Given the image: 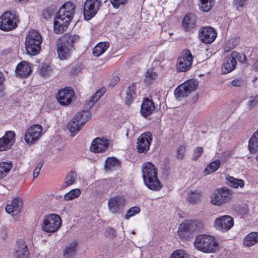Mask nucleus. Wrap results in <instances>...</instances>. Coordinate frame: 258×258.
<instances>
[{"instance_id": "obj_59", "label": "nucleus", "mask_w": 258, "mask_h": 258, "mask_svg": "<svg viewBox=\"0 0 258 258\" xmlns=\"http://www.w3.org/2000/svg\"><path fill=\"white\" fill-rule=\"evenodd\" d=\"M43 164L41 163H39L36 167L35 168L33 172V178L35 179L37 178L40 172L41 167L42 166Z\"/></svg>"}, {"instance_id": "obj_5", "label": "nucleus", "mask_w": 258, "mask_h": 258, "mask_svg": "<svg viewBox=\"0 0 258 258\" xmlns=\"http://www.w3.org/2000/svg\"><path fill=\"white\" fill-rule=\"evenodd\" d=\"M197 89L196 81L189 80L178 86L174 91V95L177 100H181L183 97H186L191 92Z\"/></svg>"}, {"instance_id": "obj_3", "label": "nucleus", "mask_w": 258, "mask_h": 258, "mask_svg": "<svg viewBox=\"0 0 258 258\" xmlns=\"http://www.w3.org/2000/svg\"><path fill=\"white\" fill-rule=\"evenodd\" d=\"M61 224V219L58 215L50 214L44 216L41 227L43 231L53 233L59 229Z\"/></svg>"}, {"instance_id": "obj_2", "label": "nucleus", "mask_w": 258, "mask_h": 258, "mask_svg": "<svg viewBox=\"0 0 258 258\" xmlns=\"http://www.w3.org/2000/svg\"><path fill=\"white\" fill-rule=\"evenodd\" d=\"M42 41L41 35L38 32L33 30L29 32L25 38V48L27 53L31 55L38 54L41 50Z\"/></svg>"}, {"instance_id": "obj_12", "label": "nucleus", "mask_w": 258, "mask_h": 258, "mask_svg": "<svg viewBox=\"0 0 258 258\" xmlns=\"http://www.w3.org/2000/svg\"><path fill=\"white\" fill-rule=\"evenodd\" d=\"M152 135L149 132L142 134L138 139L137 149L138 152L142 153L147 152L149 149Z\"/></svg>"}, {"instance_id": "obj_39", "label": "nucleus", "mask_w": 258, "mask_h": 258, "mask_svg": "<svg viewBox=\"0 0 258 258\" xmlns=\"http://www.w3.org/2000/svg\"><path fill=\"white\" fill-rule=\"evenodd\" d=\"M201 192L199 190L191 191L188 192L187 200L192 204L198 203L201 199Z\"/></svg>"}, {"instance_id": "obj_23", "label": "nucleus", "mask_w": 258, "mask_h": 258, "mask_svg": "<svg viewBox=\"0 0 258 258\" xmlns=\"http://www.w3.org/2000/svg\"><path fill=\"white\" fill-rule=\"evenodd\" d=\"M69 23V22H66L62 19L55 17L53 23L54 32L56 34L63 33L68 28Z\"/></svg>"}, {"instance_id": "obj_22", "label": "nucleus", "mask_w": 258, "mask_h": 258, "mask_svg": "<svg viewBox=\"0 0 258 258\" xmlns=\"http://www.w3.org/2000/svg\"><path fill=\"white\" fill-rule=\"evenodd\" d=\"M60 38L73 50L75 49V44L80 40L79 35L72 33L66 34Z\"/></svg>"}, {"instance_id": "obj_63", "label": "nucleus", "mask_w": 258, "mask_h": 258, "mask_svg": "<svg viewBox=\"0 0 258 258\" xmlns=\"http://www.w3.org/2000/svg\"><path fill=\"white\" fill-rule=\"evenodd\" d=\"M5 80V78L3 73L0 72V86L3 83Z\"/></svg>"}, {"instance_id": "obj_28", "label": "nucleus", "mask_w": 258, "mask_h": 258, "mask_svg": "<svg viewBox=\"0 0 258 258\" xmlns=\"http://www.w3.org/2000/svg\"><path fill=\"white\" fill-rule=\"evenodd\" d=\"M182 26L186 31H190L196 26L194 16L191 14L186 15L183 18Z\"/></svg>"}, {"instance_id": "obj_9", "label": "nucleus", "mask_w": 258, "mask_h": 258, "mask_svg": "<svg viewBox=\"0 0 258 258\" xmlns=\"http://www.w3.org/2000/svg\"><path fill=\"white\" fill-rule=\"evenodd\" d=\"M197 227V222L191 220L182 223L178 228V233L183 240H188L191 233L195 231Z\"/></svg>"}, {"instance_id": "obj_56", "label": "nucleus", "mask_w": 258, "mask_h": 258, "mask_svg": "<svg viewBox=\"0 0 258 258\" xmlns=\"http://www.w3.org/2000/svg\"><path fill=\"white\" fill-rule=\"evenodd\" d=\"M127 0H110V2L114 8H118L121 5H124Z\"/></svg>"}, {"instance_id": "obj_46", "label": "nucleus", "mask_w": 258, "mask_h": 258, "mask_svg": "<svg viewBox=\"0 0 258 258\" xmlns=\"http://www.w3.org/2000/svg\"><path fill=\"white\" fill-rule=\"evenodd\" d=\"M145 77L146 82L150 83L157 78V74L153 71V69H149L145 73Z\"/></svg>"}, {"instance_id": "obj_10", "label": "nucleus", "mask_w": 258, "mask_h": 258, "mask_svg": "<svg viewBox=\"0 0 258 258\" xmlns=\"http://www.w3.org/2000/svg\"><path fill=\"white\" fill-rule=\"evenodd\" d=\"M234 225L233 218L228 215L222 216L215 219L214 222L215 227L222 232H227Z\"/></svg>"}, {"instance_id": "obj_15", "label": "nucleus", "mask_w": 258, "mask_h": 258, "mask_svg": "<svg viewBox=\"0 0 258 258\" xmlns=\"http://www.w3.org/2000/svg\"><path fill=\"white\" fill-rule=\"evenodd\" d=\"M125 204V200L123 196H117L110 198L108 202L109 211L116 213L120 211Z\"/></svg>"}, {"instance_id": "obj_33", "label": "nucleus", "mask_w": 258, "mask_h": 258, "mask_svg": "<svg viewBox=\"0 0 258 258\" xmlns=\"http://www.w3.org/2000/svg\"><path fill=\"white\" fill-rule=\"evenodd\" d=\"M248 149L251 153L258 152V130L254 132L250 138Z\"/></svg>"}, {"instance_id": "obj_37", "label": "nucleus", "mask_w": 258, "mask_h": 258, "mask_svg": "<svg viewBox=\"0 0 258 258\" xmlns=\"http://www.w3.org/2000/svg\"><path fill=\"white\" fill-rule=\"evenodd\" d=\"M215 0H200L199 4L200 9L203 12L210 11L214 6Z\"/></svg>"}, {"instance_id": "obj_54", "label": "nucleus", "mask_w": 258, "mask_h": 258, "mask_svg": "<svg viewBox=\"0 0 258 258\" xmlns=\"http://www.w3.org/2000/svg\"><path fill=\"white\" fill-rule=\"evenodd\" d=\"M204 151L202 147H197L193 153L192 159L194 160H197L203 154Z\"/></svg>"}, {"instance_id": "obj_29", "label": "nucleus", "mask_w": 258, "mask_h": 258, "mask_svg": "<svg viewBox=\"0 0 258 258\" xmlns=\"http://www.w3.org/2000/svg\"><path fill=\"white\" fill-rule=\"evenodd\" d=\"M22 202L19 198L14 199L11 203L6 207V211L8 213H11L14 211H18L22 206Z\"/></svg>"}, {"instance_id": "obj_60", "label": "nucleus", "mask_w": 258, "mask_h": 258, "mask_svg": "<svg viewBox=\"0 0 258 258\" xmlns=\"http://www.w3.org/2000/svg\"><path fill=\"white\" fill-rule=\"evenodd\" d=\"M119 80H120V79H119V77H118V76H114L111 80V81H110V82L109 83V85L111 86H114L117 83H118Z\"/></svg>"}, {"instance_id": "obj_42", "label": "nucleus", "mask_w": 258, "mask_h": 258, "mask_svg": "<svg viewBox=\"0 0 258 258\" xmlns=\"http://www.w3.org/2000/svg\"><path fill=\"white\" fill-rule=\"evenodd\" d=\"M221 161L220 160H216L210 163L205 168V172L206 174H210L216 171L220 167Z\"/></svg>"}, {"instance_id": "obj_64", "label": "nucleus", "mask_w": 258, "mask_h": 258, "mask_svg": "<svg viewBox=\"0 0 258 258\" xmlns=\"http://www.w3.org/2000/svg\"><path fill=\"white\" fill-rule=\"evenodd\" d=\"M254 243H243V245L244 247H249L253 245Z\"/></svg>"}, {"instance_id": "obj_58", "label": "nucleus", "mask_w": 258, "mask_h": 258, "mask_svg": "<svg viewBox=\"0 0 258 258\" xmlns=\"http://www.w3.org/2000/svg\"><path fill=\"white\" fill-rule=\"evenodd\" d=\"M68 14H69V13L64 12V15L60 16L59 15V11L57 12L56 17V18L62 19L63 20L66 21V22H70L73 18V17H71L70 18V19L68 18Z\"/></svg>"}, {"instance_id": "obj_24", "label": "nucleus", "mask_w": 258, "mask_h": 258, "mask_svg": "<svg viewBox=\"0 0 258 258\" xmlns=\"http://www.w3.org/2000/svg\"><path fill=\"white\" fill-rule=\"evenodd\" d=\"M236 63V61L232 58L231 55L229 56H227L225 61L222 67L223 74H226L232 71L235 68Z\"/></svg>"}, {"instance_id": "obj_47", "label": "nucleus", "mask_w": 258, "mask_h": 258, "mask_svg": "<svg viewBox=\"0 0 258 258\" xmlns=\"http://www.w3.org/2000/svg\"><path fill=\"white\" fill-rule=\"evenodd\" d=\"M244 242H258V232H251L244 238Z\"/></svg>"}, {"instance_id": "obj_62", "label": "nucleus", "mask_w": 258, "mask_h": 258, "mask_svg": "<svg viewBox=\"0 0 258 258\" xmlns=\"http://www.w3.org/2000/svg\"><path fill=\"white\" fill-rule=\"evenodd\" d=\"M257 103V101L256 99L251 100L249 103V106L251 108L254 107Z\"/></svg>"}, {"instance_id": "obj_26", "label": "nucleus", "mask_w": 258, "mask_h": 258, "mask_svg": "<svg viewBox=\"0 0 258 258\" xmlns=\"http://www.w3.org/2000/svg\"><path fill=\"white\" fill-rule=\"evenodd\" d=\"M77 243H68L63 250L64 258H72L76 253Z\"/></svg>"}, {"instance_id": "obj_20", "label": "nucleus", "mask_w": 258, "mask_h": 258, "mask_svg": "<svg viewBox=\"0 0 258 258\" xmlns=\"http://www.w3.org/2000/svg\"><path fill=\"white\" fill-rule=\"evenodd\" d=\"M154 109L155 106L153 101L147 98L142 103L140 113L144 117H147L153 113Z\"/></svg>"}, {"instance_id": "obj_4", "label": "nucleus", "mask_w": 258, "mask_h": 258, "mask_svg": "<svg viewBox=\"0 0 258 258\" xmlns=\"http://www.w3.org/2000/svg\"><path fill=\"white\" fill-rule=\"evenodd\" d=\"M233 192L230 189L223 187L214 190L211 196V203L216 206H221L231 201Z\"/></svg>"}, {"instance_id": "obj_41", "label": "nucleus", "mask_w": 258, "mask_h": 258, "mask_svg": "<svg viewBox=\"0 0 258 258\" xmlns=\"http://www.w3.org/2000/svg\"><path fill=\"white\" fill-rule=\"evenodd\" d=\"M13 165L11 162L0 163V179L6 176L8 173L12 169Z\"/></svg>"}, {"instance_id": "obj_50", "label": "nucleus", "mask_w": 258, "mask_h": 258, "mask_svg": "<svg viewBox=\"0 0 258 258\" xmlns=\"http://www.w3.org/2000/svg\"><path fill=\"white\" fill-rule=\"evenodd\" d=\"M140 212V208L139 207H133L130 208L127 212L125 218L128 219L130 217L134 216Z\"/></svg>"}, {"instance_id": "obj_16", "label": "nucleus", "mask_w": 258, "mask_h": 258, "mask_svg": "<svg viewBox=\"0 0 258 258\" xmlns=\"http://www.w3.org/2000/svg\"><path fill=\"white\" fill-rule=\"evenodd\" d=\"M217 33L211 27H205L203 28L200 33L199 36L202 42L207 44L212 43L215 39Z\"/></svg>"}, {"instance_id": "obj_34", "label": "nucleus", "mask_w": 258, "mask_h": 258, "mask_svg": "<svg viewBox=\"0 0 258 258\" xmlns=\"http://www.w3.org/2000/svg\"><path fill=\"white\" fill-rule=\"evenodd\" d=\"M85 108L86 110L78 112L75 115V119H78L83 125L91 118V113L88 110V109L85 107Z\"/></svg>"}, {"instance_id": "obj_1", "label": "nucleus", "mask_w": 258, "mask_h": 258, "mask_svg": "<svg viewBox=\"0 0 258 258\" xmlns=\"http://www.w3.org/2000/svg\"><path fill=\"white\" fill-rule=\"evenodd\" d=\"M143 178L145 185L150 189L159 190L162 187L157 177V171L150 162H146L142 166Z\"/></svg>"}, {"instance_id": "obj_7", "label": "nucleus", "mask_w": 258, "mask_h": 258, "mask_svg": "<svg viewBox=\"0 0 258 258\" xmlns=\"http://www.w3.org/2000/svg\"><path fill=\"white\" fill-rule=\"evenodd\" d=\"M18 19L15 14L7 12L0 17V29L5 31H11L17 27Z\"/></svg>"}, {"instance_id": "obj_40", "label": "nucleus", "mask_w": 258, "mask_h": 258, "mask_svg": "<svg viewBox=\"0 0 258 258\" xmlns=\"http://www.w3.org/2000/svg\"><path fill=\"white\" fill-rule=\"evenodd\" d=\"M119 165V161L114 157H108L105 161V169L106 171L113 170Z\"/></svg>"}, {"instance_id": "obj_30", "label": "nucleus", "mask_w": 258, "mask_h": 258, "mask_svg": "<svg viewBox=\"0 0 258 258\" xmlns=\"http://www.w3.org/2000/svg\"><path fill=\"white\" fill-rule=\"evenodd\" d=\"M136 95V84L133 83L129 86L126 90V95L125 97V103L128 105L133 101L134 98Z\"/></svg>"}, {"instance_id": "obj_11", "label": "nucleus", "mask_w": 258, "mask_h": 258, "mask_svg": "<svg viewBox=\"0 0 258 258\" xmlns=\"http://www.w3.org/2000/svg\"><path fill=\"white\" fill-rule=\"evenodd\" d=\"M74 96V91L70 87H66L59 90L56 95L57 101L62 105L70 104L72 102Z\"/></svg>"}, {"instance_id": "obj_57", "label": "nucleus", "mask_w": 258, "mask_h": 258, "mask_svg": "<svg viewBox=\"0 0 258 258\" xmlns=\"http://www.w3.org/2000/svg\"><path fill=\"white\" fill-rule=\"evenodd\" d=\"M237 211L241 215H245L248 210L246 205H240L237 207Z\"/></svg>"}, {"instance_id": "obj_49", "label": "nucleus", "mask_w": 258, "mask_h": 258, "mask_svg": "<svg viewBox=\"0 0 258 258\" xmlns=\"http://www.w3.org/2000/svg\"><path fill=\"white\" fill-rule=\"evenodd\" d=\"M231 55L236 61L237 59L240 62H244L246 60V57L243 53H238L236 51H232L231 53Z\"/></svg>"}, {"instance_id": "obj_17", "label": "nucleus", "mask_w": 258, "mask_h": 258, "mask_svg": "<svg viewBox=\"0 0 258 258\" xmlns=\"http://www.w3.org/2000/svg\"><path fill=\"white\" fill-rule=\"evenodd\" d=\"M66 44L60 38L57 41V52L58 57L61 60L68 59L71 54L73 49Z\"/></svg>"}, {"instance_id": "obj_14", "label": "nucleus", "mask_w": 258, "mask_h": 258, "mask_svg": "<svg viewBox=\"0 0 258 258\" xmlns=\"http://www.w3.org/2000/svg\"><path fill=\"white\" fill-rule=\"evenodd\" d=\"M110 145V141L102 138H95L92 142L90 151L94 153H103Z\"/></svg>"}, {"instance_id": "obj_36", "label": "nucleus", "mask_w": 258, "mask_h": 258, "mask_svg": "<svg viewBox=\"0 0 258 258\" xmlns=\"http://www.w3.org/2000/svg\"><path fill=\"white\" fill-rule=\"evenodd\" d=\"M77 178V175L75 171H71L68 172L65 177L64 182L61 185L62 188H66L67 187L73 184Z\"/></svg>"}, {"instance_id": "obj_25", "label": "nucleus", "mask_w": 258, "mask_h": 258, "mask_svg": "<svg viewBox=\"0 0 258 258\" xmlns=\"http://www.w3.org/2000/svg\"><path fill=\"white\" fill-rule=\"evenodd\" d=\"M105 92V89L102 88L96 92L94 95L91 96L85 104V108L87 109H90Z\"/></svg>"}, {"instance_id": "obj_31", "label": "nucleus", "mask_w": 258, "mask_h": 258, "mask_svg": "<svg viewBox=\"0 0 258 258\" xmlns=\"http://www.w3.org/2000/svg\"><path fill=\"white\" fill-rule=\"evenodd\" d=\"M109 46L108 42H99L93 49V54L95 56H99L107 49Z\"/></svg>"}, {"instance_id": "obj_43", "label": "nucleus", "mask_w": 258, "mask_h": 258, "mask_svg": "<svg viewBox=\"0 0 258 258\" xmlns=\"http://www.w3.org/2000/svg\"><path fill=\"white\" fill-rule=\"evenodd\" d=\"M81 190L79 188L71 190L63 196L64 201H69L78 198L81 195Z\"/></svg>"}, {"instance_id": "obj_51", "label": "nucleus", "mask_w": 258, "mask_h": 258, "mask_svg": "<svg viewBox=\"0 0 258 258\" xmlns=\"http://www.w3.org/2000/svg\"><path fill=\"white\" fill-rule=\"evenodd\" d=\"M170 258H189L188 255L182 250H175L171 255Z\"/></svg>"}, {"instance_id": "obj_35", "label": "nucleus", "mask_w": 258, "mask_h": 258, "mask_svg": "<svg viewBox=\"0 0 258 258\" xmlns=\"http://www.w3.org/2000/svg\"><path fill=\"white\" fill-rule=\"evenodd\" d=\"M83 126L78 119H75L74 116L68 123V128L72 133L76 134L82 128Z\"/></svg>"}, {"instance_id": "obj_55", "label": "nucleus", "mask_w": 258, "mask_h": 258, "mask_svg": "<svg viewBox=\"0 0 258 258\" xmlns=\"http://www.w3.org/2000/svg\"><path fill=\"white\" fill-rule=\"evenodd\" d=\"M244 84V81L241 79H236L231 82V85L234 87H241Z\"/></svg>"}, {"instance_id": "obj_48", "label": "nucleus", "mask_w": 258, "mask_h": 258, "mask_svg": "<svg viewBox=\"0 0 258 258\" xmlns=\"http://www.w3.org/2000/svg\"><path fill=\"white\" fill-rule=\"evenodd\" d=\"M51 72V67L46 63L42 64L39 69L40 74L44 77L49 75Z\"/></svg>"}, {"instance_id": "obj_6", "label": "nucleus", "mask_w": 258, "mask_h": 258, "mask_svg": "<svg viewBox=\"0 0 258 258\" xmlns=\"http://www.w3.org/2000/svg\"><path fill=\"white\" fill-rule=\"evenodd\" d=\"M194 57L188 49H184L180 53L176 63V69L178 72H185L191 67Z\"/></svg>"}, {"instance_id": "obj_18", "label": "nucleus", "mask_w": 258, "mask_h": 258, "mask_svg": "<svg viewBox=\"0 0 258 258\" xmlns=\"http://www.w3.org/2000/svg\"><path fill=\"white\" fill-rule=\"evenodd\" d=\"M15 132H7L5 135L0 139V151L8 150L12 146L15 142Z\"/></svg>"}, {"instance_id": "obj_38", "label": "nucleus", "mask_w": 258, "mask_h": 258, "mask_svg": "<svg viewBox=\"0 0 258 258\" xmlns=\"http://www.w3.org/2000/svg\"><path fill=\"white\" fill-rule=\"evenodd\" d=\"M226 179L228 185L233 188L242 187L244 185V182L242 179H237L230 176H228Z\"/></svg>"}, {"instance_id": "obj_19", "label": "nucleus", "mask_w": 258, "mask_h": 258, "mask_svg": "<svg viewBox=\"0 0 258 258\" xmlns=\"http://www.w3.org/2000/svg\"><path fill=\"white\" fill-rule=\"evenodd\" d=\"M195 247L205 253L215 252L218 249V243H194Z\"/></svg>"}, {"instance_id": "obj_32", "label": "nucleus", "mask_w": 258, "mask_h": 258, "mask_svg": "<svg viewBox=\"0 0 258 258\" xmlns=\"http://www.w3.org/2000/svg\"><path fill=\"white\" fill-rule=\"evenodd\" d=\"M75 11V6L71 2H67L64 4L59 10V15L62 16L64 15V12L69 13L68 14V18L70 19L73 17Z\"/></svg>"}, {"instance_id": "obj_61", "label": "nucleus", "mask_w": 258, "mask_h": 258, "mask_svg": "<svg viewBox=\"0 0 258 258\" xmlns=\"http://www.w3.org/2000/svg\"><path fill=\"white\" fill-rule=\"evenodd\" d=\"M246 0H234V4L235 6L242 7Z\"/></svg>"}, {"instance_id": "obj_13", "label": "nucleus", "mask_w": 258, "mask_h": 258, "mask_svg": "<svg viewBox=\"0 0 258 258\" xmlns=\"http://www.w3.org/2000/svg\"><path fill=\"white\" fill-rule=\"evenodd\" d=\"M41 133V126L39 124H34L27 130L25 135V140L28 143L32 144L40 137Z\"/></svg>"}, {"instance_id": "obj_8", "label": "nucleus", "mask_w": 258, "mask_h": 258, "mask_svg": "<svg viewBox=\"0 0 258 258\" xmlns=\"http://www.w3.org/2000/svg\"><path fill=\"white\" fill-rule=\"evenodd\" d=\"M102 4L101 0H86L84 7V17L90 20L97 13Z\"/></svg>"}, {"instance_id": "obj_27", "label": "nucleus", "mask_w": 258, "mask_h": 258, "mask_svg": "<svg viewBox=\"0 0 258 258\" xmlns=\"http://www.w3.org/2000/svg\"><path fill=\"white\" fill-rule=\"evenodd\" d=\"M16 72L21 77H26L31 73V69L28 63L22 62L17 66Z\"/></svg>"}, {"instance_id": "obj_21", "label": "nucleus", "mask_w": 258, "mask_h": 258, "mask_svg": "<svg viewBox=\"0 0 258 258\" xmlns=\"http://www.w3.org/2000/svg\"><path fill=\"white\" fill-rule=\"evenodd\" d=\"M14 256L15 258L30 257L28 247L25 243H17Z\"/></svg>"}, {"instance_id": "obj_44", "label": "nucleus", "mask_w": 258, "mask_h": 258, "mask_svg": "<svg viewBox=\"0 0 258 258\" xmlns=\"http://www.w3.org/2000/svg\"><path fill=\"white\" fill-rule=\"evenodd\" d=\"M216 237L207 234H200L197 236L195 242H216Z\"/></svg>"}, {"instance_id": "obj_52", "label": "nucleus", "mask_w": 258, "mask_h": 258, "mask_svg": "<svg viewBox=\"0 0 258 258\" xmlns=\"http://www.w3.org/2000/svg\"><path fill=\"white\" fill-rule=\"evenodd\" d=\"M104 234L105 237L110 240H112L116 236V231L113 228L110 227L106 230Z\"/></svg>"}, {"instance_id": "obj_45", "label": "nucleus", "mask_w": 258, "mask_h": 258, "mask_svg": "<svg viewBox=\"0 0 258 258\" xmlns=\"http://www.w3.org/2000/svg\"><path fill=\"white\" fill-rule=\"evenodd\" d=\"M238 43V39L236 38H230L226 42L224 50L227 52L233 49Z\"/></svg>"}, {"instance_id": "obj_53", "label": "nucleus", "mask_w": 258, "mask_h": 258, "mask_svg": "<svg viewBox=\"0 0 258 258\" xmlns=\"http://www.w3.org/2000/svg\"><path fill=\"white\" fill-rule=\"evenodd\" d=\"M186 151V148L184 146L181 145L177 150L176 157L179 159H182L184 157Z\"/></svg>"}]
</instances>
